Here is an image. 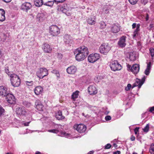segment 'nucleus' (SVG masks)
Returning a JSON list of instances; mask_svg holds the SVG:
<instances>
[{
    "mask_svg": "<svg viewBox=\"0 0 154 154\" xmlns=\"http://www.w3.org/2000/svg\"><path fill=\"white\" fill-rule=\"evenodd\" d=\"M74 53L76 60L80 61L84 60L88 54V50L87 47L82 46L75 50Z\"/></svg>",
    "mask_w": 154,
    "mask_h": 154,
    "instance_id": "1",
    "label": "nucleus"
},
{
    "mask_svg": "<svg viewBox=\"0 0 154 154\" xmlns=\"http://www.w3.org/2000/svg\"><path fill=\"white\" fill-rule=\"evenodd\" d=\"M56 129L52 130H48V131L49 132L53 133L55 134H58V135L62 137H68L69 135V134H68L64 131H60L59 129L61 127V125L59 124H57L55 126Z\"/></svg>",
    "mask_w": 154,
    "mask_h": 154,
    "instance_id": "2",
    "label": "nucleus"
},
{
    "mask_svg": "<svg viewBox=\"0 0 154 154\" xmlns=\"http://www.w3.org/2000/svg\"><path fill=\"white\" fill-rule=\"evenodd\" d=\"M11 84L14 87H18L20 83V80L19 77L16 74H12L10 76Z\"/></svg>",
    "mask_w": 154,
    "mask_h": 154,
    "instance_id": "3",
    "label": "nucleus"
},
{
    "mask_svg": "<svg viewBox=\"0 0 154 154\" xmlns=\"http://www.w3.org/2000/svg\"><path fill=\"white\" fill-rule=\"evenodd\" d=\"M49 33L52 36H57L60 33L59 28L56 25H52L50 26L49 28Z\"/></svg>",
    "mask_w": 154,
    "mask_h": 154,
    "instance_id": "4",
    "label": "nucleus"
},
{
    "mask_svg": "<svg viewBox=\"0 0 154 154\" xmlns=\"http://www.w3.org/2000/svg\"><path fill=\"white\" fill-rule=\"evenodd\" d=\"M111 49V47L107 43H103L99 48L100 53L104 55H106Z\"/></svg>",
    "mask_w": 154,
    "mask_h": 154,
    "instance_id": "5",
    "label": "nucleus"
},
{
    "mask_svg": "<svg viewBox=\"0 0 154 154\" xmlns=\"http://www.w3.org/2000/svg\"><path fill=\"white\" fill-rule=\"evenodd\" d=\"M48 74V71L46 68L44 67L40 68L36 72V75L40 79H42Z\"/></svg>",
    "mask_w": 154,
    "mask_h": 154,
    "instance_id": "6",
    "label": "nucleus"
},
{
    "mask_svg": "<svg viewBox=\"0 0 154 154\" xmlns=\"http://www.w3.org/2000/svg\"><path fill=\"white\" fill-rule=\"evenodd\" d=\"M110 67L111 69L113 71L120 70L122 69V66L116 60H114L111 62Z\"/></svg>",
    "mask_w": 154,
    "mask_h": 154,
    "instance_id": "7",
    "label": "nucleus"
},
{
    "mask_svg": "<svg viewBox=\"0 0 154 154\" xmlns=\"http://www.w3.org/2000/svg\"><path fill=\"white\" fill-rule=\"evenodd\" d=\"M100 58V56L97 53L91 54L88 57V60L89 62L93 63L97 60Z\"/></svg>",
    "mask_w": 154,
    "mask_h": 154,
    "instance_id": "8",
    "label": "nucleus"
},
{
    "mask_svg": "<svg viewBox=\"0 0 154 154\" xmlns=\"http://www.w3.org/2000/svg\"><path fill=\"white\" fill-rule=\"evenodd\" d=\"M73 128L75 129L80 133L84 132L86 129V126L82 124L75 125H74Z\"/></svg>",
    "mask_w": 154,
    "mask_h": 154,
    "instance_id": "9",
    "label": "nucleus"
},
{
    "mask_svg": "<svg viewBox=\"0 0 154 154\" xmlns=\"http://www.w3.org/2000/svg\"><path fill=\"white\" fill-rule=\"evenodd\" d=\"M146 78V76H144L142 77L141 80L138 79H137L136 80L135 83H134L133 85L132 88H133L136 86H138V88H141V86L144 83Z\"/></svg>",
    "mask_w": 154,
    "mask_h": 154,
    "instance_id": "10",
    "label": "nucleus"
},
{
    "mask_svg": "<svg viewBox=\"0 0 154 154\" xmlns=\"http://www.w3.org/2000/svg\"><path fill=\"white\" fill-rule=\"evenodd\" d=\"M32 8V5L30 3L25 2L21 5L20 7V9L24 11L27 12Z\"/></svg>",
    "mask_w": 154,
    "mask_h": 154,
    "instance_id": "11",
    "label": "nucleus"
},
{
    "mask_svg": "<svg viewBox=\"0 0 154 154\" xmlns=\"http://www.w3.org/2000/svg\"><path fill=\"white\" fill-rule=\"evenodd\" d=\"M9 93V90L4 86H0V95L6 97Z\"/></svg>",
    "mask_w": 154,
    "mask_h": 154,
    "instance_id": "12",
    "label": "nucleus"
},
{
    "mask_svg": "<svg viewBox=\"0 0 154 154\" xmlns=\"http://www.w3.org/2000/svg\"><path fill=\"white\" fill-rule=\"evenodd\" d=\"M7 102L11 104H14L16 103V99L14 96L12 94L9 93L6 96Z\"/></svg>",
    "mask_w": 154,
    "mask_h": 154,
    "instance_id": "13",
    "label": "nucleus"
},
{
    "mask_svg": "<svg viewBox=\"0 0 154 154\" xmlns=\"http://www.w3.org/2000/svg\"><path fill=\"white\" fill-rule=\"evenodd\" d=\"M126 37L123 36L121 37L118 42V45L121 48H123L126 45Z\"/></svg>",
    "mask_w": 154,
    "mask_h": 154,
    "instance_id": "14",
    "label": "nucleus"
},
{
    "mask_svg": "<svg viewBox=\"0 0 154 154\" xmlns=\"http://www.w3.org/2000/svg\"><path fill=\"white\" fill-rule=\"evenodd\" d=\"M42 48L44 51L46 53H51L52 50V48L51 46L46 43L42 45Z\"/></svg>",
    "mask_w": 154,
    "mask_h": 154,
    "instance_id": "15",
    "label": "nucleus"
},
{
    "mask_svg": "<svg viewBox=\"0 0 154 154\" xmlns=\"http://www.w3.org/2000/svg\"><path fill=\"white\" fill-rule=\"evenodd\" d=\"M35 105V108L38 110L40 111H43L44 109V106L42 102L39 100H36Z\"/></svg>",
    "mask_w": 154,
    "mask_h": 154,
    "instance_id": "16",
    "label": "nucleus"
},
{
    "mask_svg": "<svg viewBox=\"0 0 154 154\" xmlns=\"http://www.w3.org/2000/svg\"><path fill=\"white\" fill-rule=\"evenodd\" d=\"M120 29V26L118 23L114 24L111 27V31L113 33H116L119 31Z\"/></svg>",
    "mask_w": 154,
    "mask_h": 154,
    "instance_id": "17",
    "label": "nucleus"
},
{
    "mask_svg": "<svg viewBox=\"0 0 154 154\" xmlns=\"http://www.w3.org/2000/svg\"><path fill=\"white\" fill-rule=\"evenodd\" d=\"M57 10L59 11H61L63 13H66L69 10V8L67 4H65L62 6H58Z\"/></svg>",
    "mask_w": 154,
    "mask_h": 154,
    "instance_id": "18",
    "label": "nucleus"
},
{
    "mask_svg": "<svg viewBox=\"0 0 154 154\" xmlns=\"http://www.w3.org/2000/svg\"><path fill=\"white\" fill-rule=\"evenodd\" d=\"M77 70L76 67L72 65L67 68L66 71L69 74H74L76 73Z\"/></svg>",
    "mask_w": 154,
    "mask_h": 154,
    "instance_id": "19",
    "label": "nucleus"
},
{
    "mask_svg": "<svg viewBox=\"0 0 154 154\" xmlns=\"http://www.w3.org/2000/svg\"><path fill=\"white\" fill-rule=\"evenodd\" d=\"M64 42L67 44L70 45L72 43L73 41L71 37L68 35H65L64 38Z\"/></svg>",
    "mask_w": 154,
    "mask_h": 154,
    "instance_id": "20",
    "label": "nucleus"
},
{
    "mask_svg": "<svg viewBox=\"0 0 154 154\" xmlns=\"http://www.w3.org/2000/svg\"><path fill=\"white\" fill-rule=\"evenodd\" d=\"M88 91L91 95H94L97 93V89L94 86H91L88 88Z\"/></svg>",
    "mask_w": 154,
    "mask_h": 154,
    "instance_id": "21",
    "label": "nucleus"
},
{
    "mask_svg": "<svg viewBox=\"0 0 154 154\" xmlns=\"http://www.w3.org/2000/svg\"><path fill=\"white\" fill-rule=\"evenodd\" d=\"M16 112L17 114L20 115H24L26 113V109L24 107L17 108Z\"/></svg>",
    "mask_w": 154,
    "mask_h": 154,
    "instance_id": "22",
    "label": "nucleus"
},
{
    "mask_svg": "<svg viewBox=\"0 0 154 154\" xmlns=\"http://www.w3.org/2000/svg\"><path fill=\"white\" fill-rule=\"evenodd\" d=\"M34 91L35 94L37 95H38L42 92L43 88L40 86H38L35 88Z\"/></svg>",
    "mask_w": 154,
    "mask_h": 154,
    "instance_id": "23",
    "label": "nucleus"
},
{
    "mask_svg": "<svg viewBox=\"0 0 154 154\" xmlns=\"http://www.w3.org/2000/svg\"><path fill=\"white\" fill-rule=\"evenodd\" d=\"M132 70L131 71L134 74L138 73L140 69V65L137 64H134L132 66Z\"/></svg>",
    "mask_w": 154,
    "mask_h": 154,
    "instance_id": "24",
    "label": "nucleus"
},
{
    "mask_svg": "<svg viewBox=\"0 0 154 154\" xmlns=\"http://www.w3.org/2000/svg\"><path fill=\"white\" fill-rule=\"evenodd\" d=\"M138 26H139L138 25ZM140 29H139V26H137V28L133 32V34L132 35L133 39H135L139 35Z\"/></svg>",
    "mask_w": 154,
    "mask_h": 154,
    "instance_id": "25",
    "label": "nucleus"
},
{
    "mask_svg": "<svg viewBox=\"0 0 154 154\" xmlns=\"http://www.w3.org/2000/svg\"><path fill=\"white\" fill-rule=\"evenodd\" d=\"M55 117L58 120H62L65 119V117L63 116L62 112L60 110H59L56 112Z\"/></svg>",
    "mask_w": 154,
    "mask_h": 154,
    "instance_id": "26",
    "label": "nucleus"
},
{
    "mask_svg": "<svg viewBox=\"0 0 154 154\" xmlns=\"http://www.w3.org/2000/svg\"><path fill=\"white\" fill-rule=\"evenodd\" d=\"M5 10L2 9H0V21H3L5 19Z\"/></svg>",
    "mask_w": 154,
    "mask_h": 154,
    "instance_id": "27",
    "label": "nucleus"
},
{
    "mask_svg": "<svg viewBox=\"0 0 154 154\" xmlns=\"http://www.w3.org/2000/svg\"><path fill=\"white\" fill-rule=\"evenodd\" d=\"M95 18L94 17H90L87 20V22L88 24L90 25H93L95 24L96 23Z\"/></svg>",
    "mask_w": 154,
    "mask_h": 154,
    "instance_id": "28",
    "label": "nucleus"
},
{
    "mask_svg": "<svg viewBox=\"0 0 154 154\" xmlns=\"http://www.w3.org/2000/svg\"><path fill=\"white\" fill-rule=\"evenodd\" d=\"M34 3L35 5L38 7L41 6L44 4L43 0H35Z\"/></svg>",
    "mask_w": 154,
    "mask_h": 154,
    "instance_id": "29",
    "label": "nucleus"
},
{
    "mask_svg": "<svg viewBox=\"0 0 154 154\" xmlns=\"http://www.w3.org/2000/svg\"><path fill=\"white\" fill-rule=\"evenodd\" d=\"M44 15L42 14H38L36 16V19L39 22H41L43 20Z\"/></svg>",
    "mask_w": 154,
    "mask_h": 154,
    "instance_id": "30",
    "label": "nucleus"
},
{
    "mask_svg": "<svg viewBox=\"0 0 154 154\" xmlns=\"http://www.w3.org/2000/svg\"><path fill=\"white\" fill-rule=\"evenodd\" d=\"M129 58L131 61H134L136 60V57L135 54L133 52L129 53Z\"/></svg>",
    "mask_w": 154,
    "mask_h": 154,
    "instance_id": "31",
    "label": "nucleus"
},
{
    "mask_svg": "<svg viewBox=\"0 0 154 154\" xmlns=\"http://www.w3.org/2000/svg\"><path fill=\"white\" fill-rule=\"evenodd\" d=\"M79 92L76 91L75 92H73L72 95V98L73 99V100H75V99L77 98L78 96Z\"/></svg>",
    "mask_w": 154,
    "mask_h": 154,
    "instance_id": "32",
    "label": "nucleus"
},
{
    "mask_svg": "<svg viewBox=\"0 0 154 154\" xmlns=\"http://www.w3.org/2000/svg\"><path fill=\"white\" fill-rule=\"evenodd\" d=\"M54 3V2L53 0V1H48L44 3L43 5H45L51 7L53 5Z\"/></svg>",
    "mask_w": 154,
    "mask_h": 154,
    "instance_id": "33",
    "label": "nucleus"
},
{
    "mask_svg": "<svg viewBox=\"0 0 154 154\" xmlns=\"http://www.w3.org/2000/svg\"><path fill=\"white\" fill-rule=\"evenodd\" d=\"M51 72L52 73L56 75L57 79H59L60 78V75L58 71L56 69H54L52 71H51Z\"/></svg>",
    "mask_w": 154,
    "mask_h": 154,
    "instance_id": "34",
    "label": "nucleus"
},
{
    "mask_svg": "<svg viewBox=\"0 0 154 154\" xmlns=\"http://www.w3.org/2000/svg\"><path fill=\"white\" fill-rule=\"evenodd\" d=\"M5 72L10 76L12 74L11 73V72L9 71V68L8 66H6L5 67Z\"/></svg>",
    "mask_w": 154,
    "mask_h": 154,
    "instance_id": "35",
    "label": "nucleus"
},
{
    "mask_svg": "<svg viewBox=\"0 0 154 154\" xmlns=\"http://www.w3.org/2000/svg\"><path fill=\"white\" fill-rule=\"evenodd\" d=\"M103 13L108 14H109V8L106 6H104L103 8Z\"/></svg>",
    "mask_w": 154,
    "mask_h": 154,
    "instance_id": "36",
    "label": "nucleus"
},
{
    "mask_svg": "<svg viewBox=\"0 0 154 154\" xmlns=\"http://www.w3.org/2000/svg\"><path fill=\"white\" fill-rule=\"evenodd\" d=\"M100 28L101 29H104L105 28L106 25L105 23L103 21H101L100 23Z\"/></svg>",
    "mask_w": 154,
    "mask_h": 154,
    "instance_id": "37",
    "label": "nucleus"
},
{
    "mask_svg": "<svg viewBox=\"0 0 154 154\" xmlns=\"http://www.w3.org/2000/svg\"><path fill=\"white\" fill-rule=\"evenodd\" d=\"M149 124H146V126L143 129V130L144 132L146 133L148 131L149 128Z\"/></svg>",
    "mask_w": 154,
    "mask_h": 154,
    "instance_id": "38",
    "label": "nucleus"
},
{
    "mask_svg": "<svg viewBox=\"0 0 154 154\" xmlns=\"http://www.w3.org/2000/svg\"><path fill=\"white\" fill-rule=\"evenodd\" d=\"M66 0H54V3L57 4L59 3H63L65 2Z\"/></svg>",
    "mask_w": 154,
    "mask_h": 154,
    "instance_id": "39",
    "label": "nucleus"
},
{
    "mask_svg": "<svg viewBox=\"0 0 154 154\" xmlns=\"http://www.w3.org/2000/svg\"><path fill=\"white\" fill-rule=\"evenodd\" d=\"M25 82L26 85L29 86H31L33 84V82L32 81L30 82L26 81Z\"/></svg>",
    "mask_w": 154,
    "mask_h": 154,
    "instance_id": "40",
    "label": "nucleus"
},
{
    "mask_svg": "<svg viewBox=\"0 0 154 154\" xmlns=\"http://www.w3.org/2000/svg\"><path fill=\"white\" fill-rule=\"evenodd\" d=\"M138 0H128L129 2L132 5L135 4L137 2Z\"/></svg>",
    "mask_w": 154,
    "mask_h": 154,
    "instance_id": "41",
    "label": "nucleus"
},
{
    "mask_svg": "<svg viewBox=\"0 0 154 154\" xmlns=\"http://www.w3.org/2000/svg\"><path fill=\"white\" fill-rule=\"evenodd\" d=\"M5 112V110L2 106H0V116L3 115Z\"/></svg>",
    "mask_w": 154,
    "mask_h": 154,
    "instance_id": "42",
    "label": "nucleus"
},
{
    "mask_svg": "<svg viewBox=\"0 0 154 154\" xmlns=\"http://www.w3.org/2000/svg\"><path fill=\"white\" fill-rule=\"evenodd\" d=\"M138 25H139V29H140V25L139 24H137L135 23H133L132 25V28L133 29H134L135 28H137V26H138Z\"/></svg>",
    "mask_w": 154,
    "mask_h": 154,
    "instance_id": "43",
    "label": "nucleus"
},
{
    "mask_svg": "<svg viewBox=\"0 0 154 154\" xmlns=\"http://www.w3.org/2000/svg\"><path fill=\"white\" fill-rule=\"evenodd\" d=\"M149 51L151 56L152 58L154 56V49L153 48H150L149 49Z\"/></svg>",
    "mask_w": 154,
    "mask_h": 154,
    "instance_id": "44",
    "label": "nucleus"
},
{
    "mask_svg": "<svg viewBox=\"0 0 154 154\" xmlns=\"http://www.w3.org/2000/svg\"><path fill=\"white\" fill-rule=\"evenodd\" d=\"M150 69L146 68L144 72L145 74L146 75H148L150 72Z\"/></svg>",
    "mask_w": 154,
    "mask_h": 154,
    "instance_id": "45",
    "label": "nucleus"
},
{
    "mask_svg": "<svg viewBox=\"0 0 154 154\" xmlns=\"http://www.w3.org/2000/svg\"><path fill=\"white\" fill-rule=\"evenodd\" d=\"M111 147V145L109 143H108L106 144L104 147V149H108L110 148Z\"/></svg>",
    "mask_w": 154,
    "mask_h": 154,
    "instance_id": "46",
    "label": "nucleus"
},
{
    "mask_svg": "<svg viewBox=\"0 0 154 154\" xmlns=\"http://www.w3.org/2000/svg\"><path fill=\"white\" fill-rule=\"evenodd\" d=\"M131 85L130 84H128L127 87L125 88V90L126 91L129 90L131 87Z\"/></svg>",
    "mask_w": 154,
    "mask_h": 154,
    "instance_id": "47",
    "label": "nucleus"
},
{
    "mask_svg": "<svg viewBox=\"0 0 154 154\" xmlns=\"http://www.w3.org/2000/svg\"><path fill=\"white\" fill-rule=\"evenodd\" d=\"M127 66L128 70V71L130 70L131 71L132 70V66L131 67L130 65L127 63Z\"/></svg>",
    "mask_w": 154,
    "mask_h": 154,
    "instance_id": "48",
    "label": "nucleus"
},
{
    "mask_svg": "<svg viewBox=\"0 0 154 154\" xmlns=\"http://www.w3.org/2000/svg\"><path fill=\"white\" fill-rule=\"evenodd\" d=\"M151 63L150 62H149L147 64V68L151 69Z\"/></svg>",
    "mask_w": 154,
    "mask_h": 154,
    "instance_id": "49",
    "label": "nucleus"
},
{
    "mask_svg": "<svg viewBox=\"0 0 154 154\" xmlns=\"http://www.w3.org/2000/svg\"><path fill=\"white\" fill-rule=\"evenodd\" d=\"M111 118L109 116H107L105 117V119L106 121L110 120L111 119Z\"/></svg>",
    "mask_w": 154,
    "mask_h": 154,
    "instance_id": "50",
    "label": "nucleus"
},
{
    "mask_svg": "<svg viewBox=\"0 0 154 154\" xmlns=\"http://www.w3.org/2000/svg\"><path fill=\"white\" fill-rule=\"evenodd\" d=\"M141 2L144 5H146L148 2L147 0H141Z\"/></svg>",
    "mask_w": 154,
    "mask_h": 154,
    "instance_id": "51",
    "label": "nucleus"
},
{
    "mask_svg": "<svg viewBox=\"0 0 154 154\" xmlns=\"http://www.w3.org/2000/svg\"><path fill=\"white\" fill-rule=\"evenodd\" d=\"M139 128L136 127L134 129V131L135 134H137L139 131Z\"/></svg>",
    "mask_w": 154,
    "mask_h": 154,
    "instance_id": "52",
    "label": "nucleus"
},
{
    "mask_svg": "<svg viewBox=\"0 0 154 154\" xmlns=\"http://www.w3.org/2000/svg\"><path fill=\"white\" fill-rule=\"evenodd\" d=\"M149 111L151 112H154V106L149 108Z\"/></svg>",
    "mask_w": 154,
    "mask_h": 154,
    "instance_id": "53",
    "label": "nucleus"
},
{
    "mask_svg": "<svg viewBox=\"0 0 154 154\" xmlns=\"http://www.w3.org/2000/svg\"><path fill=\"white\" fill-rule=\"evenodd\" d=\"M150 148L152 151L154 152V143L151 144Z\"/></svg>",
    "mask_w": 154,
    "mask_h": 154,
    "instance_id": "54",
    "label": "nucleus"
},
{
    "mask_svg": "<svg viewBox=\"0 0 154 154\" xmlns=\"http://www.w3.org/2000/svg\"><path fill=\"white\" fill-rule=\"evenodd\" d=\"M121 152L119 151H117L114 152L113 154H120Z\"/></svg>",
    "mask_w": 154,
    "mask_h": 154,
    "instance_id": "55",
    "label": "nucleus"
},
{
    "mask_svg": "<svg viewBox=\"0 0 154 154\" xmlns=\"http://www.w3.org/2000/svg\"><path fill=\"white\" fill-rule=\"evenodd\" d=\"M130 139L132 141H134L135 139V137L133 136H132L130 138Z\"/></svg>",
    "mask_w": 154,
    "mask_h": 154,
    "instance_id": "56",
    "label": "nucleus"
},
{
    "mask_svg": "<svg viewBox=\"0 0 154 154\" xmlns=\"http://www.w3.org/2000/svg\"><path fill=\"white\" fill-rule=\"evenodd\" d=\"M12 0H2V1L6 3H9Z\"/></svg>",
    "mask_w": 154,
    "mask_h": 154,
    "instance_id": "57",
    "label": "nucleus"
},
{
    "mask_svg": "<svg viewBox=\"0 0 154 154\" xmlns=\"http://www.w3.org/2000/svg\"><path fill=\"white\" fill-rule=\"evenodd\" d=\"M29 123H30V122L25 123H24V125L25 126H28L29 124Z\"/></svg>",
    "mask_w": 154,
    "mask_h": 154,
    "instance_id": "58",
    "label": "nucleus"
},
{
    "mask_svg": "<svg viewBox=\"0 0 154 154\" xmlns=\"http://www.w3.org/2000/svg\"><path fill=\"white\" fill-rule=\"evenodd\" d=\"M94 152V151H91L89 152L87 154H93Z\"/></svg>",
    "mask_w": 154,
    "mask_h": 154,
    "instance_id": "59",
    "label": "nucleus"
},
{
    "mask_svg": "<svg viewBox=\"0 0 154 154\" xmlns=\"http://www.w3.org/2000/svg\"><path fill=\"white\" fill-rule=\"evenodd\" d=\"M113 146H115V147H116L117 146V144L116 143H113Z\"/></svg>",
    "mask_w": 154,
    "mask_h": 154,
    "instance_id": "60",
    "label": "nucleus"
},
{
    "mask_svg": "<svg viewBox=\"0 0 154 154\" xmlns=\"http://www.w3.org/2000/svg\"><path fill=\"white\" fill-rule=\"evenodd\" d=\"M41 154V153L39 152H35V154Z\"/></svg>",
    "mask_w": 154,
    "mask_h": 154,
    "instance_id": "61",
    "label": "nucleus"
},
{
    "mask_svg": "<svg viewBox=\"0 0 154 154\" xmlns=\"http://www.w3.org/2000/svg\"><path fill=\"white\" fill-rule=\"evenodd\" d=\"M133 154H137V153H136L135 152H134L133 153Z\"/></svg>",
    "mask_w": 154,
    "mask_h": 154,
    "instance_id": "62",
    "label": "nucleus"
},
{
    "mask_svg": "<svg viewBox=\"0 0 154 154\" xmlns=\"http://www.w3.org/2000/svg\"><path fill=\"white\" fill-rule=\"evenodd\" d=\"M6 154H11V153H9V152H8L7 153H6Z\"/></svg>",
    "mask_w": 154,
    "mask_h": 154,
    "instance_id": "63",
    "label": "nucleus"
},
{
    "mask_svg": "<svg viewBox=\"0 0 154 154\" xmlns=\"http://www.w3.org/2000/svg\"><path fill=\"white\" fill-rule=\"evenodd\" d=\"M30 15L32 16L33 15H32V14H30Z\"/></svg>",
    "mask_w": 154,
    "mask_h": 154,
    "instance_id": "64",
    "label": "nucleus"
}]
</instances>
